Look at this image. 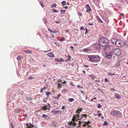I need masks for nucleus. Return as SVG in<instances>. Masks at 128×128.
I'll use <instances>...</instances> for the list:
<instances>
[{
  "instance_id": "1",
  "label": "nucleus",
  "mask_w": 128,
  "mask_h": 128,
  "mask_svg": "<svg viewBox=\"0 0 128 128\" xmlns=\"http://www.w3.org/2000/svg\"><path fill=\"white\" fill-rule=\"evenodd\" d=\"M98 42L100 46H105V49H109L110 48V46H108L109 42L107 38L104 37H101L99 39Z\"/></svg>"
},
{
  "instance_id": "2",
  "label": "nucleus",
  "mask_w": 128,
  "mask_h": 128,
  "mask_svg": "<svg viewBox=\"0 0 128 128\" xmlns=\"http://www.w3.org/2000/svg\"><path fill=\"white\" fill-rule=\"evenodd\" d=\"M87 116L86 114H78L74 116V120H76V121H78V120H84L86 118Z\"/></svg>"
},
{
  "instance_id": "3",
  "label": "nucleus",
  "mask_w": 128,
  "mask_h": 128,
  "mask_svg": "<svg viewBox=\"0 0 128 128\" xmlns=\"http://www.w3.org/2000/svg\"><path fill=\"white\" fill-rule=\"evenodd\" d=\"M115 44L117 46L121 47L124 46V42L122 40L118 39L116 40Z\"/></svg>"
},
{
  "instance_id": "4",
  "label": "nucleus",
  "mask_w": 128,
  "mask_h": 128,
  "mask_svg": "<svg viewBox=\"0 0 128 128\" xmlns=\"http://www.w3.org/2000/svg\"><path fill=\"white\" fill-rule=\"evenodd\" d=\"M75 121L76 120H74V122L72 121L68 122L67 125L66 127L68 128H73L76 125V124L74 123Z\"/></svg>"
},
{
  "instance_id": "5",
  "label": "nucleus",
  "mask_w": 128,
  "mask_h": 128,
  "mask_svg": "<svg viewBox=\"0 0 128 128\" xmlns=\"http://www.w3.org/2000/svg\"><path fill=\"white\" fill-rule=\"evenodd\" d=\"M115 54L117 56H118L120 55L121 53L120 50L118 48H116L114 50Z\"/></svg>"
},
{
  "instance_id": "6",
  "label": "nucleus",
  "mask_w": 128,
  "mask_h": 128,
  "mask_svg": "<svg viewBox=\"0 0 128 128\" xmlns=\"http://www.w3.org/2000/svg\"><path fill=\"white\" fill-rule=\"evenodd\" d=\"M113 54V51L110 50L106 54V57L108 58H110L112 57V55Z\"/></svg>"
},
{
  "instance_id": "7",
  "label": "nucleus",
  "mask_w": 128,
  "mask_h": 128,
  "mask_svg": "<svg viewBox=\"0 0 128 128\" xmlns=\"http://www.w3.org/2000/svg\"><path fill=\"white\" fill-rule=\"evenodd\" d=\"M94 62H99L100 58L99 56L97 55H94Z\"/></svg>"
},
{
  "instance_id": "8",
  "label": "nucleus",
  "mask_w": 128,
  "mask_h": 128,
  "mask_svg": "<svg viewBox=\"0 0 128 128\" xmlns=\"http://www.w3.org/2000/svg\"><path fill=\"white\" fill-rule=\"evenodd\" d=\"M94 55H88V57L89 58L88 60L89 62H94Z\"/></svg>"
},
{
  "instance_id": "9",
  "label": "nucleus",
  "mask_w": 128,
  "mask_h": 128,
  "mask_svg": "<svg viewBox=\"0 0 128 128\" xmlns=\"http://www.w3.org/2000/svg\"><path fill=\"white\" fill-rule=\"evenodd\" d=\"M51 112H52L53 114H57L58 113L61 114L62 112L61 110L55 111L54 110H53L51 111Z\"/></svg>"
},
{
  "instance_id": "10",
  "label": "nucleus",
  "mask_w": 128,
  "mask_h": 128,
  "mask_svg": "<svg viewBox=\"0 0 128 128\" xmlns=\"http://www.w3.org/2000/svg\"><path fill=\"white\" fill-rule=\"evenodd\" d=\"M48 105H47V106L48 107H47L46 106V105L44 106V107H43L42 108L44 110H45L47 109H48L50 108L51 106L50 104H49L48 103Z\"/></svg>"
},
{
  "instance_id": "11",
  "label": "nucleus",
  "mask_w": 128,
  "mask_h": 128,
  "mask_svg": "<svg viewBox=\"0 0 128 128\" xmlns=\"http://www.w3.org/2000/svg\"><path fill=\"white\" fill-rule=\"evenodd\" d=\"M116 116H117L119 118L121 117L122 116L121 113L119 112L116 111Z\"/></svg>"
},
{
  "instance_id": "12",
  "label": "nucleus",
  "mask_w": 128,
  "mask_h": 128,
  "mask_svg": "<svg viewBox=\"0 0 128 128\" xmlns=\"http://www.w3.org/2000/svg\"><path fill=\"white\" fill-rule=\"evenodd\" d=\"M116 111L114 110L111 111V115L112 116H116Z\"/></svg>"
},
{
  "instance_id": "13",
  "label": "nucleus",
  "mask_w": 128,
  "mask_h": 128,
  "mask_svg": "<svg viewBox=\"0 0 128 128\" xmlns=\"http://www.w3.org/2000/svg\"><path fill=\"white\" fill-rule=\"evenodd\" d=\"M100 45L98 44H94V47L97 49H99L100 48Z\"/></svg>"
},
{
  "instance_id": "14",
  "label": "nucleus",
  "mask_w": 128,
  "mask_h": 128,
  "mask_svg": "<svg viewBox=\"0 0 128 128\" xmlns=\"http://www.w3.org/2000/svg\"><path fill=\"white\" fill-rule=\"evenodd\" d=\"M56 61L60 62V61H64V60L60 58H56L55 59Z\"/></svg>"
},
{
  "instance_id": "15",
  "label": "nucleus",
  "mask_w": 128,
  "mask_h": 128,
  "mask_svg": "<svg viewBox=\"0 0 128 128\" xmlns=\"http://www.w3.org/2000/svg\"><path fill=\"white\" fill-rule=\"evenodd\" d=\"M47 55L50 57H55L54 54L52 52H49L47 54Z\"/></svg>"
},
{
  "instance_id": "16",
  "label": "nucleus",
  "mask_w": 128,
  "mask_h": 128,
  "mask_svg": "<svg viewBox=\"0 0 128 128\" xmlns=\"http://www.w3.org/2000/svg\"><path fill=\"white\" fill-rule=\"evenodd\" d=\"M24 52L26 54H31L32 53L31 51L30 50H24Z\"/></svg>"
},
{
  "instance_id": "17",
  "label": "nucleus",
  "mask_w": 128,
  "mask_h": 128,
  "mask_svg": "<svg viewBox=\"0 0 128 128\" xmlns=\"http://www.w3.org/2000/svg\"><path fill=\"white\" fill-rule=\"evenodd\" d=\"M42 117L47 120L49 119V116L46 114H43L42 115Z\"/></svg>"
},
{
  "instance_id": "18",
  "label": "nucleus",
  "mask_w": 128,
  "mask_h": 128,
  "mask_svg": "<svg viewBox=\"0 0 128 128\" xmlns=\"http://www.w3.org/2000/svg\"><path fill=\"white\" fill-rule=\"evenodd\" d=\"M114 96L116 98L118 99H120L121 98L118 94H115Z\"/></svg>"
},
{
  "instance_id": "19",
  "label": "nucleus",
  "mask_w": 128,
  "mask_h": 128,
  "mask_svg": "<svg viewBox=\"0 0 128 128\" xmlns=\"http://www.w3.org/2000/svg\"><path fill=\"white\" fill-rule=\"evenodd\" d=\"M82 109L80 108L79 109L77 110H76V113H78V114H80V112H82Z\"/></svg>"
},
{
  "instance_id": "20",
  "label": "nucleus",
  "mask_w": 128,
  "mask_h": 128,
  "mask_svg": "<svg viewBox=\"0 0 128 128\" xmlns=\"http://www.w3.org/2000/svg\"><path fill=\"white\" fill-rule=\"evenodd\" d=\"M96 18L97 20L99 22H100L101 23L103 22L100 19V18H99V17L98 16H96Z\"/></svg>"
},
{
  "instance_id": "21",
  "label": "nucleus",
  "mask_w": 128,
  "mask_h": 128,
  "mask_svg": "<svg viewBox=\"0 0 128 128\" xmlns=\"http://www.w3.org/2000/svg\"><path fill=\"white\" fill-rule=\"evenodd\" d=\"M89 76L92 79L94 80L96 76L94 75H89Z\"/></svg>"
},
{
  "instance_id": "22",
  "label": "nucleus",
  "mask_w": 128,
  "mask_h": 128,
  "mask_svg": "<svg viewBox=\"0 0 128 128\" xmlns=\"http://www.w3.org/2000/svg\"><path fill=\"white\" fill-rule=\"evenodd\" d=\"M86 8L87 9H89V10H90V11H91L92 10L90 8V6H89L88 4H87L86 6Z\"/></svg>"
},
{
  "instance_id": "23",
  "label": "nucleus",
  "mask_w": 128,
  "mask_h": 128,
  "mask_svg": "<svg viewBox=\"0 0 128 128\" xmlns=\"http://www.w3.org/2000/svg\"><path fill=\"white\" fill-rule=\"evenodd\" d=\"M68 92V91L66 89H64L62 90V92L63 93H64L67 92Z\"/></svg>"
},
{
  "instance_id": "24",
  "label": "nucleus",
  "mask_w": 128,
  "mask_h": 128,
  "mask_svg": "<svg viewBox=\"0 0 128 128\" xmlns=\"http://www.w3.org/2000/svg\"><path fill=\"white\" fill-rule=\"evenodd\" d=\"M62 6H64L66 4V1H63L62 2Z\"/></svg>"
},
{
  "instance_id": "25",
  "label": "nucleus",
  "mask_w": 128,
  "mask_h": 128,
  "mask_svg": "<svg viewBox=\"0 0 128 128\" xmlns=\"http://www.w3.org/2000/svg\"><path fill=\"white\" fill-rule=\"evenodd\" d=\"M89 50L87 48H85L83 49V51L84 52H85Z\"/></svg>"
},
{
  "instance_id": "26",
  "label": "nucleus",
  "mask_w": 128,
  "mask_h": 128,
  "mask_svg": "<svg viewBox=\"0 0 128 128\" xmlns=\"http://www.w3.org/2000/svg\"><path fill=\"white\" fill-rule=\"evenodd\" d=\"M74 99L73 98H69L68 100L70 102H72L74 100Z\"/></svg>"
},
{
  "instance_id": "27",
  "label": "nucleus",
  "mask_w": 128,
  "mask_h": 128,
  "mask_svg": "<svg viewBox=\"0 0 128 128\" xmlns=\"http://www.w3.org/2000/svg\"><path fill=\"white\" fill-rule=\"evenodd\" d=\"M108 123L107 122L105 121L104 122V123L103 124V125L104 126H107L108 125Z\"/></svg>"
},
{
  "instance_id": "28",
  "label": "nucleus",
  "mask_w": 128,
  "mask_h": 128,
  "mask_svg": "<svg viewBox=\"0 0 128 128\" xmlns=\"http://www.w3.org/2000/svg\"><path fill=\"white\" fill-rule=\"evenodd\" d=\"M43 21L44 23L46 24L47 23V20L45 18H44L43 20Z\"/></svg>"
},
{
  "instance_id": "29",
  "label": "nucleus",
  "mask_w": 128,
  "mask_h": 128,
  "mask_svg": "<svg viewBox=\"0 0 128 128\" xmlns=\"http://www.w3.org/2000/svg\"><path fill=\"white\" fill-rule=\"evenodd\" d=\"M51 94V93H50V92H46V95L47 96H48L49 95Z\"/></svg>"
},
{
  "instance_id": "30",
  "label": "nucleus",
  "mask_w": 128,
  "mask_h": 128,
  "mask_svg": "<svg viewBox=\"0 0 128 128\" xmlns=\"http://www.w3.org/2000/svg\"><path fill=\"white\" fill-rule=\"evenodd\" d=\"M34 78V77H32V76H29L28 78V79L29 80H32Z\"/></svg>"
},
{
  "instance_id": "31",
  "label": "nucleus",
  "mask_w": 128,
  "mask_h": 128,
  "mask_svg": "<svg viewBox=\"0 0 128 128\" xmlns=\"http://www.w3.org/2000/svg\"><path fill=\"white\" fill-rule=\"evenodd\" d=\"M14 112L16 113H18L19 112V110L18 109H16L14 110Z\"/></svg>"
},
{
  "instance_id": "32",
  "label": "nucleus",
  "mask_w": 128,
  "mask_h": 128,
  "mask_svg": "<svg viewBox=\"0 0 128 128\" xmlns=\"http://www.w3.org/2000/svg\"><path fill=\"white\" fill-rule=\"evenodd\" d=\"M40 5L42 7H43L44 6V5L43 3L42 2H41V1L40 2Z\"/></svg>"
},
{
  "instance_id": "33",
  "label": "nucleus",
  "mask_w": 128,
  "mask_h": 128,
  "mask_svg": "<svg viewBox=\"0 0 128 128\" xmlns=\"http://www.w3.org/2000/svg\"><path fill=\"white\" fill-rule=\"evenodd\" d=\"M53 12H54L57 13L58 12V11L57 10L55 9H53Z\"/></svg>"
},
{
  "instance_id": "34",
  "label": "nucleus",
  "mask_w": 128,
  "mask_h": 128,
  "mask_svg": "<svg viewBox=\"0 0 128 128\" xmlns=\"http://www.w3.org/2000/svg\"><path fill=\"white\" fill-rule=\"evenodd\" d=\"M21 58V56H19L17 57V59L18 60H19Z\"/></svg>"
},
{
  "instance_id": "35",
  "label": "nucleus",
  "mask_w": 128,
  "mask_h": 128,
  "mask_svg": "<svg viewBox=\"0 0 128 128\" xmlns=\"http://www.w3.org/2000/svg\"><path fill=\"white\" fill-rule=\"evenodd\" d=\"M52 102L54 104H57L58 103V102L56 101L53 100Z\"/></svg>"
},
{
  "instance_id": "36",
  "label": "nucleus",
  "mask_w": 128,
  "mask_h": 128,
  "mask_svg": "<svg viewBox=\"0 0 128 128\" xmlns=\"http://www.w3.org/2000/svg\"><path fill=\"white\" fill-rule=\"evenodd\" d=\"M55 22L57 24H59L61 22V21L60 20H56L55 21Z\"/></svg>"
},
{
  "instance_id": "37",
  "label": "nucleus",
  "mask_w": 128,
  "mask_h": 128,
  "mask_svg": "<svg viewBox=\"0 0 128 128\" xmlns=\"http://www.w3.org/2000/svg\"><path fill=\"white\" fill-rule=\"evenodd\" d=\"M66 10H61V13L62 14L66 12Z\"/></svg>"
},
{
  "instance_id": "38",
  "label": "nucleus",
  "mask_w": 128,
  "mask_h": 128,
  "mask_svg": "<svg viewBox=\"0 0 128 128\" xmlns=\"http://www.w3.org/2000/svg\"><path fill=\"white\" fill-rule=\"evenodd\" d=\"M112 42L114 44V43H115L116 42V40H115L114 39H112Z\"/></svg>"
},
{
  "instance_id": "39",
  "label": "nucleus",
  "mask_w": 128,
  "mask_h": 128,
  "mask_svg": "<svg viewBox=\"0 0 128 128\" xmlns=\"http://www.w3.org/2000/svg\"><path fill=\"white\" fill-rule=\"evenodd\" d=\"M65 40V38H64L63 37L61 39V40H60V41L62 42V41H64V40Z\"/></svg>"
},
{
  "instance_id": "40",
  "label": "nucleus",
  "mask_w": 128,
  "mask_h": 128,
  "mask_svg": "<svg viewBox=\"0 0 128 128\" xmlns=\"http://www.w3.org/2000/svg\"><path fill=\"white\" fill-rule=\"evenodd\" d=\"M57 96H58L56 97V98H57L58 100L59 97H60L61 96V94H59Z\"/></svg>"
},
{
  "instance_id": "41",
  "label": "nucleus",
  "mask_w": 128,
  "mask_h": 128,
  "mask_svg": "<svg viewBox=\"0 0 128 128\" xmlns=\"http://www.w3.org/2000/svg\"><path fill=\"white\" fill-rule=\"evenodd\" d=\"M68 61H69L71 59V56L70 55H68Z\"/></svg>"
},
{
  "instance_id": "42",
  "label": "nucleus",
  "mask_w": 128,
  "mask_h": 128,
  "mask_svg": "<svg viewBox=\"0 0 128 128\" xmlns=\"http://www.w3.org/2000/svg\"><path fill=\"white\" fill-rule=\"evenodd\" d=\"M56 4H54L51 6L52 7H56Z\"/></svg>"
},
{
  "instance_id": "43",
  "label": "nucleus",
  "mask_w": 128,
  "mask_h": 128,
  "mask_svg": "<svg viewBox=\"0 0 128 128\" xmlns=\"http://www.w3.org/2000/svg\"><path fill=\"white\" fill-rule=\"evenodd\" d=\"M78 14L79 16H82V14L80 12H78Z\"/></svg>"
},
{
  "instance_id": "44",
  "label": "nucleus",
  "mask_w": 128,
  "mask_h": 128,
  "mask_svg": "<svg viewBox=\"0 0 128 128\" xmlns=\"http://www.w3.org/2000/svg\"><path fill=\"white\" fill-rule=\"evenodd\" d=\"M58 87L59 88H61V85H62V84H60L59 83H58Z\"/></svg>"
},
{
  "instance_id": "45",
  "label": "nucleus",
  "mask_w": 128,
  "mask_h": 128,
  "mask_svg": "<svg viewBox=\"0 0 128 128\" xmlns=\"http://www.w3.org/2000/svg\"><path fill=\"white\" fill-rule=\"evenodd\" d=\"M77 87L79 88H80L81 89H82V87H81L80 86V85H78L77 86Z\"/></svg>"
},
{
  "instance_id": "46",
  "label": "nucleus",
  "mask_w": 128,
  "mask_h": 128,
  "mask_svg": "<svg viewBox=\"0 0 128 128\" xmlns=\"http://www.w3.org/2000/svg\"><path fill=\"white\" fill-rule=\"evenodd\" d=\"M101 107V106L100 105V104H98V108H100Z\"/></svg>"
},
{
  "instance_id": "47",
  "label": "nucleus",
  "mask_w": 128,
  "mask_h": 128,
  "mask_svg": "<svg viewBox=\"0 0 128 128\" xmlns=\"http://www.w3.org/2000/svg\"><path fill=\"white\" fill-rule=\"evenodd\" d=\"M108 81V79L107 78H105L104 79V82H107Z\"/></svg>"
},
{
  "instance_id": "48",
  "label": "nucleus",
  "mask_w": 128,
  "mask_h": 128,
  "mask_svg": "<svg viewBox=\"0 0 128 128\" xmlns=\"http://www.w3.org/2000/svg\"><path fill=\"white\" fill-rule=\"evenodd\" d=\"M85 123L86 124H89L90 123V122L89 121H88V122H85Z\"/></svg>"
},
{
  "instance_id": "49",
  "label": "nucleus",
  "mask_w": 128,
  "mask_h": 128,
  "mask_svg": "<svg viewBox=\"0 0 128 128\" xmlns=\"http://www.w3.org/2000/svg\"><path fill=\"white\" fill-rule=\"evenodd\" d=\"M65 109V106H62L61 109L62 110H64Z\"/></svg>"
},
{
  "instance_id": "50",
  "label": "nucleus",
  "mask_w": 128,
  "mask_h": 128,
  "mask_svg": "<svg viewBox=\"0 0 128 128\" xmlns=\"http://www.w3.org/2000/svg\"><path fill=\"white\" fill-rule=\"evenodd\" d=\"M102 114H96V115H97L99 117H100L101 116Z\"/></svg>"
},
{
  "instance_id": "51",
  "label": "nucleus",
  "mask_w": 128,
  "mask_h": 128,
  "mask_svg": "<svg viewBox=\"0 0 128 128\" xmlns=\"http://www.w3.org/2000/svg\"><path fill=\"white\" fill-rule=\"evenodd\" d=\"M120 15L122 16L123 18H124V14H122V13H120Z\"/></svg>"
},
{
  "instance_id": "52",
  "label": "nucleus",
  "mask_w": 128,
  "mask_h": 128,
  "mask_svg": "<svg viewBox=\"0 0 128 128\" xmlns=\"http://www.w3.org/2000/svg\"><path fill=\"white\" fill-rule=\"evenodd\" d=\"M84 29L83 26L81 27L80 28V30H84Z\"/></svg>"
},
{
  "instance_id": "53",
  "label": "nucleus",
  "mask_w": 128,
  "mask_h": 128,
  "mask_svg": "<svg viewBox=\"0 0 128 128\" xmlns=\"http://www.w3.org/2000/svg\"><path fill=\"white\" fill-rule=\"evenodd\" d=\"M42 88V89L43 90H44L47 88V87L46 86H44V88Z\"/></svg>"
},
{
  "instance_id": "54",
  "label": "nucleus",
  "mask_w": 128,
  "mask_h": 128,
  "mask_svg": "<svg viewBox=\"0 0 128 128\" xmlns=\"http://www.w3.org/2000/svg\"><path fill=\"white\" fill-rule=\"evenodd\" d=\"M48 30L50 32H51L52 33V32H53V31L51 30L50 29L48 28Z\"/></svg>"
},
{
  "instance_id": "55",
  "label": "nucleus",
  "mask_w": 128,
  "mask_h": 128,
  "mask_svg": "<svg viewBox=\"0 0 128 128\" xmlns=\"http://www.w3.org/2000/svg\"><path fill=\"white\" fill-rule=\"evenodd\" d=\"M95 81L96 82H100V80H95Z\"/></svg>"
},
{
  "instance_id": "56",
  "label": "nucleus",
  "mask_w": 128,
  "mask_h": 128,
  "mask_svg": "<svg viewBox=\"0 0 128 128\" xmlns=\"http://www.w3.org/2000/svg\"><path fill=\"white\" fill-rule=\"evenodd\" d=\"M70 84L71 85H72V86H74V84L72 82H71L70 83Z\"/></svg>"
},
{
  "instance_id": "57",
  "label": "nucleus",
  "mask_w": 128,
  "mask_h": 128,
  "mask_svg": "<svg viewBox=\"0 0 128 128\" xmlns=\"http://www.w3.org/2000/svg\"><path fill=\"white\" fill-rule=\"evenodd\" d=\"M28 99L29 100H32V98L30 97L28 98Z\"/></svg>"
},
{
  "instance_id": "58",
  "label": "nucleus",
  "mask_w": 128,
  "mask_h": 128,
  "mask_svg": "<svg viewBox=\"0 0 128 128\" xmlns=\"http://www.w3.org/2000/svg\"><path fill=\"white\" fill-rule=\"evenodd\" d=\"M88 25H90V26H92L93 25V23H89L88 24Z\"/></svg>"
},
{
  "instance_id": "59",
  "label": "nucleus",
  "mask_w": 128,
  "mask_h": 128,
  "mask_svg": "<svg viewBox=\"0 0 128 128\" xmlns=\"http://www.w3.org/2000/svg\"><path fill=\"white\" fill-rule=\"evenodd\" d=\"M44 34L46 38H48V35L46 34Z\"/></svg>"
},
{
  "instance_id": "60",
  "label": "nucleus",
  "mask_w": 128,
  "mask_h": 128,
  "mask_svg": "<svg viewBox=\"0 0 128 128\" xmlns=\"http://www.w3.org/2000/svg\"><path fill=\"white\" fill-rule=\"evenodd\" d=\"M57 31H53V32H52V33H57Z\"/></svg>"
},
{
  "instance_id": "61",
  "label": "nucleus",
  "mask_w": 128,
  "mask_h": 128,
  "mask_svg": "<svg viewBox=\"0 0 128 128\" xmlns=\"http://www.w3.org/2000/svg\"><path fill=\"white\" fill-rule=\"evenodd\" d=\"M111 90L112 91H115V90L114 88H112L111 89Z\"/></svg>"
},
{
  "instance_id": "62",
  "label": "nucleus",
  "mask_w": 128,
  "mask_h": 128,
  "mask_svg": "<svg viewBox=\"0 0 128 128\" xmlns=\"http://www.w3.org/2000/svg\"><path fill=\"white\" fill-rule=\"evenodd\" d=\"M84 66L86 68H88V66H86V65H84Z\"/></svg>"
},
{
  "instance_id": "63",
  "label": "nucleus",
  "mask_w": 128,
  "mask_h": 128,
  "mask_svg": "<svg viewBox=\"0 0 128 128\" xmlns=\"http://www.w3.org/2000/svg\"><path fill=\"white\" fill-rule=\"evenodd\" d=\"M70 48L73 49L74 48V47L72 46H70Z\"/></svg>"
},
{
  "instance_id": "64",
  "label": "nucleus",
  "mask_w": 128,
  "mask_h": 128,
  "mask_svg": "<svg viewBox=\"0 0 128 128\" xmlns=\"http://www.w3.org/2000/svg\"><path fill=\"white\" fill-rule=\"evenodd\" d=\"M43 90H42V89H41V90H40V92L41 93H42V92H43Z\"/></svg>"
}]
</instances>
